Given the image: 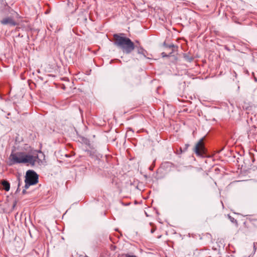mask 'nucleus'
Segmentation results:
<instances>
[{
  "instance_id": "1",
  "label": "nucleus",
  "mask_w": 257,
  "mask_h": 257,
  "mask_svg": "<svg viewBox=\"0 0 257 257\" xmlns=\"http://www.w3.org/2000/svg\"><path fill=\"white\" fill-rule=\"evenodd\" d=\"M39 160L37 154L33 155L23 152H12L9 158V165L10 166L17 164H28L34 166L36 162Z\"/></svg>"
},
{
  "instance_id": "2",
  "label": "nucleus",
  "mask_w": 257,
  "mask_h": 257,
  "mask_svg": "<svg viewBox=\"0 0 257 257\" xmlns=\"http://www.w3.org/2000/svg\"><path fill=\"white\" fill-rule=\"evenodd\" d=\"M113 37L114 45L121 48L124 52L130 54L135 49L134 43L126 37L124 33L115 34Z\"/></svg>"
},
{
  "instance_id": "3",
  "label": "nucleus",
  "mask_w": 257,
  "mask_h": 257,
  "mask_svg": "<svg viewBox=\"0 0 257 257\" xmlns=\"http://www.w3.org/2000/svg\"><path fill=\"white\" fill-rule=\"evenodd\" d=\"M25 180L30 184L35 185L38 182V175L34 171L28 170L26 173Z\"/></svg>"
},
{
  "instance_id": "4",
  "label": "nucleus",
  "mask_w": 257,
  "mask_h": 257,
  "mask_svg": "<svg viewBox=\"0 0 257 257\" xmlns=\"http://www.w3.org/2000/svg\"><path fill=\"white\" fill-rule=\"evenodd\" d=\"M194 151L198 156H203L205 153V149L203 143V139H200L196 144Z\"/></svg>"
},
{
  "instance_id": "5",
  "label": "nucleus",
  "mask_w": 257,
  "mask_h": 257,
  "mask_svg": "<svg viewBox=\"0 0 257 257\" xmlns=\"http://www.w3.org/2000/svg\"><path fill=\"white\" fill-rule=\"evenodd\" d=\"M1 23L2 24L4 25L9 24L11 26H15L17 25L16 22L11 17H8L4 19L1 21Z\"/></svg>"
},
{
  "instance_id": "6",
  "label": "nucleus",
  "mask_w": 257,
  "mask_h": 257,
  "mask_svg": "<svg viewBox=\"0 0 257 257\" xmlns=\"http://www.w3.org/2000/svg\"><path fill=\"white\" fill-rule=\"evenodd\" d=\"M164 45L166 48V50L171 49V51L169 52V55H172L173 53L177 51L178 46L174 44H167L164 43Z\"/></svg>"
},
{
  "instance_id": "7",
  "label": "nucleus",
  "mask_w": 257,
  "mask_h": 257,
  "mask_svg": "<svg viewBox=\"0 0 257 257\" xmlns=\"http://www.w3.org/2000/svg\"><path fill=\"white\" fill-rule=\"evenodd\" d=\"M1 184L3 186V188L6 191H9L10 189V184L6 180H3L1 181Z\"/></svg>"
},
{
  "instance_id": "8",
  "label": "nucleus",
  "mask_w": 257,
  "mask_h": 257,
  "mask_svg": "<svg viewBox=\"0 0 257 257\" xmlns=\"http://www.w3.org/2000/svg\"><path fill=\"white\" fill-rule=\"evenodd\" d=\"M137 48V52L138 54L142 55L144 57H146L147 51L145 50L142 47L135 46V48Z\"/></svg>"
},
{
  "instance_id": "9",
  "label": "nucleus",
  "mask_w": 257,
  "mask_h": 257,
  "mask_svg": "<svg viewBox=\"0 0 257 257\" xmlns=\"http://www.w3.org/2000/svg\"><path fill=\"white\" fill-rule=\"evenodd\" d=\"M30 185H33V184H30L28 181L25 180V189H28Z\"/></svg>"
},
{
  "instance_id": "10",
  "label": "nucleus",
  "mask_w": 257,
  "mask_h": 257,
  "mask_svg": "<svg viewBox=\"0 0 257 257\" xmlns=\"http://www.w3.org/2000/svg\"><path fill=\"white\" fill-rule=\"evenodd\" d=\"M161 54L163 57H169L171 55H169V53L167 54L166 52H162Z\"/></svg>"
},
{
  "instance_id": "11",
  "label": "nucleus",
  "mask_w": 257,
  "mask_h": 257,
  "mask_svg": "<svg viewBox=\"0 0 257 257\" xmlns=\"http://www.w3.org/2000/svg\"><path fill=\"white\" fill-rule=\"evenodd\" d=\"M188 147H189V145H188V144L185 145V148L184 149V151H186L188 149Z\"/></svg>"
},
{
  "instance_id": "12",
  "label": "nucleus",
  "mask_w": 257,
  "mask_h": 257,
  "mask_svg": "<svg viewBox=\"0 0 257 257\" xmlns=\"http://www.w3.org/2000/svg\"><path fill=\"white\" fill-rule=\"evenodd\" d=\"M229 218H230V220H231L232 222H234V220H235L234 219V218H233V217H231L230 216V217H229Z\"/></svg>"
},
{
  "instance_id": "13",
  "label": "nucleus",
  "mask_w": 257,
  "mask_h": 257,
  "mask_svg": "<svg viewBox=\"0 0 257 257\" xmlns=\"http://www.w3.org/2000/svg\"><path fill=\"white\" fill-rule=\"evenodd\" d=\"M155 229L154 228H152L151 230V232L153 233L155 231Z\"/></svg>"
},
{
  "instance_id": "14",
  "label": "nucleus",
  "mask_w": 257,
  "mask_h": 257,
  "mask_svg": "<svg viewBox=\"0 0 257 257\" xmlns=\"http://www.w3.org/2000/svg\"><path fill=\"white\" fill-rule=\"evenodd\" d=\"M126 257H136V256L135 255H126Z\"/></svg>"
},
{
  "instance_id": "15",
  "label": "nucleus",
  "mask_w": 257,
  "mask_h": 257,
  "mask_svg": "<svg viewBox=\"0 0 257 257\" xmlns=\"http://www.w3.org/2000/svg\"><path fill=\"white\" fill-rule=\"evenodd\" d=\"M203 252H204L203 251H201L200 255H204V254L202 253Z\"/></svg>"
},
{
  "instance_id": "16",
  "label": "nucleus",
  "mask_w": 257,
  "mask_h": 257,
  "mask_svg": "<svg viewBox=\"0 0 257 257\" xmlns=\"http://www.w3.org/2000/svg\"><path fill=\"white\" fill-rule=\"evenodd\" d=\"M167 51V52H168V53L169 52H171V49H169V50H166Z\"/></svg>"
},
{
  "instance_id": "17",
  "label": "nucleus",
  "mask_w": 257,
  "mask_h": 257,
  "mask_svg": "<svg viewBox=\"0 0 257 257\" xmlns=\"http://www.w3.org/2000/svg\"><path fill=\"white\" fill-rule=\"evenodd\" d=\"M25 192H26V189H24V190H23V194H25Z\"/></svg>"
},
{
  "instance_id": "18",
  "label": "nucleus",
  "mask_w": 257,
  "mask_h": 257,
  "mask_svg": "<svg viewBox=\"0 0 257 257\" xmlns=\"http://www.w3.org/2000/svg\"><path fill=\"white\" fill-rule=\"evenodd\" d=\"M180 151H181V152H182L181 148H180Z\"/></svg>"
}]
</instances>
